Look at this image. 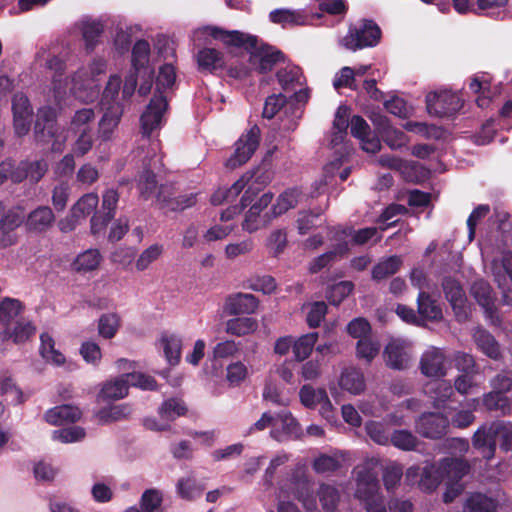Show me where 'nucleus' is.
<instances>
[{"mask_svg":"<svg viewBox=\"0 0 512 512\" xmlns=\"http://www.w3.org/2000/svg\"><path fill=\"white\" fill-rule=\"evenodd\" d=\"M203 33L221 41L227 48H239L249 54V63L259 74L271 72L279 63L286 61V55L277 47L265 43L256 35L239 30H225L218 26H206Z\"/></svg>","mask_w":512,"mask_h":512,"instance_id":"obj_1","label":"nucleus"},{"mask_svg":"<svg viewBox=\"0 0 512 512\" xmlns=\"http://www.w3.org/2000/svg\"><path fill=\"white\" fill-rule=\"evenodd\" d=\"M349 115L350 110L347 106L341 105L338 107L333 121L334 132L331 139V145L333 147L342 143L346 137L349 126Z\"/></svg>","mask_w":512,"mask_h":512,"instance_id":"obj_34","label":"nucleus"},{"mask_svg":"<svg viewBox=\"0 0 512 512\" xmlns=\"http://www.w3.org/2000/svg\"><path fill=\"white\" fill-rule=\"evenodd\" d=\"M103 25L98 21H87L82 25V36L87 52H92L103 33Z\"/></svg>","mask_w":512,"mask_h":512,"instance_id":"obj_45","label":"nucleus"},{"mask_svg":"<svg viewBox=\"0 0 512 512\" xmlns=\"http://www.w3.org/2000/svg\"><path fill=\"white\" fill-rule=\"evenodd\" d=\"M339 386L350 394H361L366 387L363 372L355 367L345 368L340 375Z\"/></svg>","mask_w":512,"mask_h":512,"instance_id":"obj_25","label":"nucleus"},{"mask_svg":"<svg viewBox=\"0 0 512 512\" xmlns=\"http://www.w3.org/2000/svg\"><path fill=\"white\" fill-rule=\"evenodd\" d=\"M471 293L477 303L484 309V313L491 324L501 326L502 319L498 315L495 294L489 283L484 280L475 281L471 287Z\"/></svg>","mask_w":512,"mask_h":512,"instance_id":"obj_11","label":"nucleus"},{"mask_svg":"<svg viewBox=\"0 0 512 512\" xmlns=\"http://www.w3.org/2000/svg\"><path fill=\"white\" fill-rule=\"evenodd\" d=\"M40 347L39 352L40 355L47 361L57 366L63 365L65 363V356L55 349V341L52 336L44 332L40 335Z\"/></svg>","mask_w":512,"mask_h":512,"instance_id":"obj_38","label":"nucleus"},{"mask_svg":"<svg viewBox=\"0 0 512 512\" xmlns=\"http://www.w3.org/2000/svg\"><path fill=\"white\" fill-rule=\"evenodd\" d=\"M82 358L93 366H97L102 358V351L99 345L93 341L83 342L80 347Z\"/></svg>","mask_w":512,"mask_h":512,"instance_id":"obj_64","label":"nucleus"},{"mask_svg":"<svg viewBox=\"0 0 512 512\" xmlns=\"http://www.w3.org/2000/svg\"><path fill=\"white\" fill-rule=\"evenodd\" d=\"M163 247L159 244H153L145 249L136 261L138 271H144L151 263L156 261L162 254Z\"/></svg>","mask_w":512,"mask_h":512,"instance_id":"obj_61","label":"nucleus"},{"mask_svg":"<svg viewBox=\"0 0 512 512\" xmlns=\"http://www.w3.org/2000/svg\"><path fill=\"white\" fill-rule=\"evenodd\" d=\"M424 392L432 400L433 406L440 408L453 395L454 388L450 382L436 379L425 385Z\"/></svg>","mask_w":512,"mask_h":512,"instance_id":"obj_24","label":"nucleus"},{"mask_svg":"<svg viewBox=\"0 0 512 512\" xmlns=\"http://www.w3.org/2000/svg\"><path fill=\"white\" fill-rule=\"evenodd\" d=\"M380 345L370 338L359 339L356 346L357 357L370 363L379 353Z\"/></svg>","mask_w":512,"mask_h":512,"instance_id":"obj_60","label":"nucleus"},{"mask_svg":"<svg viewBox=\"0 0 512 512\" xmlns=\"http://www.w3.org/2000/svg\"><path fill=\"white\" fill-rule=\"evenodd\" d=\"M188 407L183 399L171 397L164 400L158 408V415L162 420L174 421L179 417L185 416Z\"/></svg>","mask_w":512,"mask_h":512,"instance_id":"obj_31","label":"nucleus"},{"mask_svg":"<svg viewBox=\"0 0 512 512\" xmlns=\"http://www.w3.org/2000/svg\"><path fill=\"white\" fill-rule=\"evenodd\" d=\"M318 339V333H308L299 337L293 344V353L295 360L304 361L311 354L313 347Z\"/></svg>","mask_w":512,"mask_h":512,"instance_id":"obj_44","label":"nucleus"},{"mask_svg":"<svg viewBox=\"0 0 512 512\" xmlns=\"http://www.w3.org/2000/svg\"><path fill=\"white\" fill-rule=\"evenodd\" d=\"M473 340L477 348L492 360H500L502 357L501 347L495 337L487 330L478 327L473 332Z\"/></svg>","mask_w":512,"mask_h":512,"instance_id":"obj_18","label":"nucleus"},{"mask_svg":"<svg viewBox=\"0 0 512 512\" xmlns=\"http://www.w3.org/2000/svg\"><path fill=\"white\" fill-rule=\"evenodd\" d=\"M497 502L482 494L474 493L466 501L465 512H497Z\"/></svg>","mask_w":512,"mask_h":512,"instance_id":"obj_41","label":"nucleus"},{"mask_svg":"<svg viewBox=\"0 0 512 512\" xmlns=\"http://www.w3.org/2000/svg\"><path fill=\"white\" fill-rule=\"evenodd\" d=\"M445 357L439 349H432L422 355L420 369L427 377H443L446 374L444 367Z\"/></svg>","mask_w":512,"mask_h":512,"instance_id":"obj_20","label":"nucleus"},{"mask_svg":"<svg viewBox=\"0 0 512 512\" xmlns=\"http://www.w3.org/2000/svg\"><path fill=\"white\" fill-rule=\"evenodd\" d=\"M161 344L168 363L170 365L178 364L181 358V339L174 335L163 336L161 338Z\"/></svg>","mask_w":512,"mask_h":512,"instance_id":"obj_46","label":"nucleus"},{"mask_svg":"<svg viewBox=\"0 0 512 512\" xmlns=\"http://www.w3.org/2000/svg\"><path fill=\"white\" fill-rule=\"evenodd\" d=\"M25 305L19 299L5 297L0 301V324L5 327L8 323L22 317Z\"/></svg>","mask_w":512,"mask_h":512,"instance_id":"obj_30","label":"nucleus"},{"mask_svg":"<svg viewBox=\"0 0 512 512\" xmlns=\"http://www.w3.org/2000/svg\"><path fill=\"white\" fill-rule=\"evenodd\" d=\"M419 475V488L426 493L436 490L441 482L440 471L434 464L425 465Z\"/></svg>","mask_w":512,"mask_h":512,"instance_id":"obj_43","label":"nucleus"},{"mask_svg":"<svg viewBox=\"0 0 512 512\" xmlns=\"http://www.w3.org/2000/svg\"><path fill=\"white\" fill-rule=\"evenodd\" d=\"M259 305L258 299L253 294L237 293L227 297L224 311L229 315H241L254 313Z\"/></svg>","mask_w":512,"mask_h":512,"instance_id":"obj_15","label":"nucleus"},{"mask_svg":"<svg viewBox=\"0 0 512 512\" xmlns=\"http://www.w3.org/2000/svg\"><path fill=\"white\" fill-rule=\"evenodd\" d=\"M163 503V493L156 488L146 489L140 498L139 506L130 507L126 512H161Z\"/></svg>","mask_w":512,"mask_h":512,"instance_id":"obj_28","label":"nucleus"},{"mask_svg":"<svg viewBox=\"0 0 512 512\" xmlns=\"http://www.w3.org/2000/svg\"><path fill=\"white\" fill-rule=\"evenodd\" d=\"M37 327L32 320L26 317H20L12 323H8L0 331V340L2 342L12 341L15 345L25 344L36 334Z\"/></svg>","mask_w":512,"mask_h":512,"instance_id":"obj_12","label":"nucleus"},{"mask_svg":"<svg viewBox=\"0 0 512 512\" xmlns=\"http://www.w3.org/2000/svg\"><path fill=\"white\" fill-rule=\"evenodd\" d=\"M356 497L365 502L367 512H387L383 499L376 494L364 493L362 488H359L356 490Z\"/></svg>","mask_w":512,"mask_h":512,"instance_id":"obj_63","label":"nucleus"},{"mask_svg":"<svg viewBox=\"0 0 512 512\" xmlns=\"http://www.w3.org/2000/svg\"><path fill=\"white\" fill-rule=\"evenodd\" d=\"M482 403L486 410L497 412L501 416L510 415L512 412L510 398L502 393L490 391L483 395Z\"/></svg>","mask_w":512,"mask_h":512,"instance_id":"obj_33","label":"nucleus"},{"mask_svg":"<svg viewBox=\"0 0 512 512\" xmlns=\"http://www.w3.org/2000/svg\"><path fill=\"white\" fill-rule=\"evenodd\" d=\"M35 139L39 143H51L53 152H62L65 137L61 136L56 121L55 111L52 108L40 109L34 126Z\"/></svg>","mask_w":512,"mask_h":512,"instance_id":"obj_4","label":"nucleus"},{"mask_svg":"<svg viewBox=\"0 0 512 512\" xmlns=\"http://www.w3.org/2000/svg\"><path fill=\"white\" fill-rule=\"evenodd\" d=\"M300 402L309 409H314L317 405H322V410L327 411L332 408L328 394L324 388L315 389L311 385H303L299 391Z\"/></svg>","mask_w":512,"mask_h":512,"instance_id":"obj_21","label":"nucleus"},{"mask_svg":"<svg viewBox=\"0 0 512 512\" xmlns=\"http://www.w3.org/2000/svg\"><path fill=\"white\" fill-rule=\"evenodd\" d=\"M394 447L403 451H413L418 445V439L408 430H394L389 441Z\"/></svg>","mask_w":512,"mask_h":512,"instance_id":"obj_49","label":"nucleus"},{"mask_svg":"<svg viewBox=\"0 0 512 512\" xmlns=\"http://www.w3.org/2000/svg\"><path fill=\"white\" fill-rule=\"evenodd\" d=\"M81 417L79 408L72 405H60L46 411L45 421L51 425H63L64 423H74Z\"/></svg>","mask_w":512,"mask_h":512,"instance_id":"obj_26","label":"nucleus"},{"mask_svg":"<svg viewBox=\"0 0 512 512\" xmlns=\"http://www.w3.org/2000/svg\"><path fill=\"white\" fill-rule=\"evenodd\" d=\"M158 187L156 174L151 169L145 168L139 175L137 181V189L140 198L149 200L155 197Z\"/></svg>","mask_w":512,"mask_h":512,"instance_id":"obj_39","label":"nucleus"},{"mask_svg":"<svg viewBox=\"0 0 512 512\" xmlns=\"http://www.w3.org/2000/svg\"><path fill=\"white\" fill-rule=\"evenodd\" d=\"M448 427V418L438 412H424L415 421V431L428 439H441L446 435Z\"/></svg>","mask_w":512,"mask_h":512,"instance_id":"obj_8","label":"nucleus"},{"mask_svg":"<svg viewBox=\"0 0 512 512\" xmlns=\"http://www.w3.org/2000/svg\"><path fill=\"white\" fill-rule=\"evenodd\" d=\"M177 493L185 500H194L201 496L203 488H201L192 478H181L177 482Z\"/></svg>","mask_w":512,"mask_h":512,"instance_id":"obj_55","label":"nucleus"},{"mask_svg":"<svg viewBox=\"0 0 512 512\" xmlns=\"http://www.w3.org/2000/svg\"><path fill=\"white\" fill-rule=\"evenodd\" d=\"M123 114L121 104H113L105 108V113L99 122V137L103 141L111 139L112 134L117 128Z\"/></svg>","mask_w":512,"mask_h":512,"instance_id":"obj_22","label":"nucleus"},{"mask_svg":"<svg viewBox=\"0 0 512 512\" xmlns=\"http://www.w3.org/2000/svg\"><path fill=\"white\" fill-rule=\"evenodd\" d=\"M286 96L282 93L273 94L266 98L262 116L267 119H272L279 112V110L286 104Z\"/></svg>","mask_w":512,"mask_h":512,"instance_id":"obj_62","label":"nucleus"},{"mask_svg":"<svg viewBox=\"0 0 512 512\" xmlns=\"http://www.w3.org/2000/svg\"><path fill=\"white\" fill-rule=\"evenodd\" d=\"M417 312L422 320L438 322L443 318L441 307L431 295L425 291H420L417 296Z\"/></svg>","mask_w":512,"mask_h":512,"instance_id":"obj_27","label":"nucleus"},{"mask_svg":"<svg viewBox=\"0 0 512 512\" xmlns=\"http://www.w3.org/2000/svg\"><path fill=\"white\" fill-rule=\"evenodd\" d=\"M402 259L398 255H392L379 261L371 271L372 280L379 282L396 274L401 266Z\"/></svg>","mask_w":512,"mask_h":512,"instance_id":"obj_32","label":"nucleus"},{"mask_svg":"<svg viewBox=\"0 0 512 512\" xmlns=\"http://www.w3.org/2000/svg\"><path fill=\"white\" fill-rule=\"evenodd\" d=\"M176 81V71L173 65L164 64L160 67L156 79V90L154 94L165 96V90L171 88Z\"/></svg>","mask_w":512,"mask_h":512,"instance_id":"obj_50","label":"nucleus"},{"mask_svg":"<svg viewBox=\"0 0 512 512\" xmlns=\"http://www.w3.org/2000/svg\"><path fill=\"white\" fill-rule=\"evenodd\" d=\"M167 108L166 96L154 94L140 117L141 132L144 137L149 138L152 132L160 127Z\"/></svg>","mask_w":512,"mask_h":512,"instance_id":"obj_9","label":"nucleus"},{"mask_svg":"<svg viewBox=\"0 0 512 512\" xmlns=\"http://www.w3.org/2000/svg\"><path fill=\"white\" fill-rule=\"evenodd\" d=\"M7 394L14 395L12 399L14 405L22 404L28 399V396L16 385L13 378L3 374L0 376V396Z\"/></svg>","mask_w":512,"mask_h":512,"instance_id":"obj_52","label":"nucleus"},{"mask_svg":"<svg viewBox=\"0 0 512 512\" xmlns=\"http://www.w3.org/2000/svg\"><path fill=\"white\" fill-rule=\"evenodd\" d=\"M258 322L251 317H236L226 322L225 331L228 334L242 337L256 331Z\"/></svg>","mask_w":512,"mask_h":512,"instance_id":"obj_37","label":"nucleus"},{"mask_svg":"<svg viewBox=\"0 0 512 512\" xmlns=\"http://www.w3.org/2000/svg\"><path fill=\"white\" fill-rule=\"evenodd\" d=\"M317 496L324 511L334 512L337 509L340 492L335 486L326 483L320 484Z\"/></svg>","mask_w":512,"mask_h":512,"instance_id":"obj_40","label":"nucleus"},{"mask_svg":"<svg viewBox=\"0 0 512 512\" xmlns=\"http://www.w3.org/2000/svg\"><path fill=\"white\" fill-rule=\"evenodd\" d=\"M456 369L464 374H478L479 368L474 357L465 352H456L453 357Z\"/></svg>","mask_w":512,"mask_h":512,"instance_id":"obj_59","label":"nucleus"},{"mask_svg":"<svg viewBox=\"0 0 512 512\" xmlns=\"http://www.w3.org/2000/svg\"><path fill=\"white\" fill-rule=\"evenodd\" d=\"M99 203L98 195L87 193L83 195L72 207V215L76 218H85L90 215Z\"/></svg>","mask_w":512,"mask_h":512,"instance_id":"obj_47","label":"nucleus"},{"mask_svg":"<svg viewBox=\"0 0 512 512\" xmlns=\"http://www.w3.org/2000/svg\"><path fill=\"white\" fill-rule=\"evenodd\" d=\"M129 381L128 378H116L113 381H107L100 393L99 396L103 400H118L121 398H124L128 395V389H129Z\"/></svg>","mask_w":512,"mask_h":512,"instance_id":"obj_36","label":"nucleus"},{"mask_svg":"<svg viewBox=\"0 0 512 512\" xmlns=\"http://www.w3.org/2000/svg\"><path fill=\"white\" fill-rule=\"evenodd\" d=\"M384 360L386 365L394 370L406 369L410 356L405 344L399 340L389 342L384 350Z\"/></svg>","mask_w":512,"mask_h":512,"instance_id":"obj_17","label":"nucleus"},{"mask_svg":"<svg viewBox=\"0 0 512 512\" xmlns=\"http://www.w3.org/2000/svg\"><path fill=\"white\" fill-rule=\"evenodd\" d=\"M261 131L258 125H253L247 132L243 133L235 142L234 153L226 160L225 166L228 169H236L247 163L260 144Z\"/></svg>","mask_w":512,"mask_h":512,"instance_id":"obj_7","label":"nucleus"},{"mask_svg":"<svg viewBox=\"0 0 512 512\" xmlns=\"http://www.w3.org/2000/svg\"><path fill=\"white\" fill-rule=\"evenodd\" d=\"M246 175L248 177V180L252 182L248 186V189L251 187L250 196L252 198L255 196L256 191L260 189V186H266L272 180L271 172L268 170H264L260 167H257L252 171L246 172Z\"/></svg>","mask_w":512,"mask_h":512,"instance_id":"obj_56","label":"nucleus"},{"mask_svg":"<svg viewBox=\"0 0 512 512\" xmlns=\"http://www.w3.org/2000/svg\"><path fill=\"white\" fill-rule=\"evenodd\" d=\"M442 289L458 321L468 317L467 297L461 283L451 276L444 277Z\"/></svg>","mask_w":512,"mask_h":512,"instance_id":"obj_10","label":"nucleus"},{"mask_svg":"<svg viewBox=\"0 0 512 512\" xmlns=\"http://www.w3.org/2000/svg\"><path fill=\"white\" fill-rule=\"evenodd\" d=\"M321 211H300L296 220L297 230L300 235L307 234L310 230L317 227L320 220Z\"/></svg>","mask_w":512,"mask_h":512,"instance_id":"obj_57","label":"nucleus"},{"mask_svg":"<svg viewBox=\"0 0 512 512\" xmlns=\"http://www.w3.org/2000/svg\"><path fill=\"white\" fill-rule=\"evenodd\" d=\"M55 220L49 206H39L28 214L25 227L28 232L45 233L54 225Z\"/></svg>","mask_w":512,"mask_h":512,"instance_id":"obj_14","label":"nucleus"},{"mask_svg":"<svg viewBox=\"0 0 512 512\" xmlns=\"http://www.w3.org/2000/svg\"><path fill=\"white\" fill-rule=\"evenodd\" d=\"M269 20L274 24L287 28L306 25L308 23V16L301 10L279 8L269 13Z\"/></svg>","mask_w":512,"mask_h":512,"instance_id":"obj_23","label":"nucleus"},{"mask_svg":"<svg viewBox=\"0 0 512 512\" xmlns=\"http://www.w3.org/2000/svg\"><path fill=\"white\" fill-rule=\"evenodd\" d=\"M119 325V317L116 314H103L98 320V333L105 339H111L116 335Z\"/></svg>","mask_w":512,"mask_h":512,"instance_id":"obj_53","label":"nucleus"},{"mask_svg":"<svg viewBox=\"0 0 512 512\" xmlns=\"http://www.w3.org/2000/svg\"><path fill=\"white\" fill-rule=\"evenodd\" d=\"M121 77L118 75H111L104 88L101 98V104L106 108L113 104H120L116 102L120 88H121Z\"/></svg>","mask_w":512,"mask_h":512,"instance_id":"obj_54","label":"nucleus"},{"mask_svg":"<svg viewBox=\"0 0 512 512\" xmlns=\"http://www.w3.org/2000/svg\"><path fill=\"white\" fill-rule=\"evenodd\" d=\"M301 194V190L296 187L289 188L281 193L278 196L276 203L272 205L270 211L264 215V218H266L265 222H268L271 219L284 214L289 209L294 208L298 204Z\"/></svg>","mask_w":512,"mask_h":512,"instance_id":"obj_19","label":"nucleus"},{"mask_svg":"<svg viewBox=\"0 0 512 512\" xmlns=\"http://www.w3.org/2000/svg\"><path fill=\"white\" fill-rule=\"evenodd\" d=\"M498 437L502 438L500 447L503 450H512V425L502 421L480 426L474 433L472 443L484 459L491 460L496 452Z\"/></svg>","mask_w":512,"mask_h":512,"instance_id":"obj_2","label":"nucleus"},{"mask_svg":"<svg viewBox=\"0 0 512 512\" xmlns=\"http://www.w3.org/2000/svg\"><path fill=\"white\" fill-rule=\"evenodd\" d=\"M196 59L198 69L201 72L218 74L225 67L224 54L215 48L205 47L200 49Z\"/></svg>","mask_w":512,"mask_h":512,"instance_id":"obj_16","label":"nucleus"},{"mask_svg":"<svg viewBox=\"0 0 512 512\" xmlns=\"http://www.w3.org/2000/svg\"><path fill=\"white\" fill-rule=\"evenodd\" d=\"M354 290V284L351 281H340L332 286L326 292V298L332 305H339Z\"/></svg>","mask_w":512,"mask_h":512,"instance_id":"obj_51","label":"nucleus"},{"mask_svg":"<svg viewBox=\"0 0 512 512\" xmlns=\"http://www.w3.org/2000/svg\"><path fill=\"white\" fill-rule=\"evenodd\" d=\"M349 252V245L346 241L339 242L333 250H330L313 259L310 263L309 271L312 274L320 272L330 263L334 262L337 257H343Z\"/></svg>","mask_w":512,"mask_h":512,"instance_id":"obj_29","label":"nucleus"},{"mask_svg":"<svg viewBox=\"0 0 512 512\" xmlns=\"http://www.w3.org/2000/svg\"><path fill=\"white\" fill-rule=\"evenodd\" d=\"M382 36L378 24L371 19H361L354 26H350L342 44L349 50L356 51L376 46Z\"/></svg>","mask_w":512,"mask_h":512,"instance_id":"obj_3","label":"nucleus"},{"mask_svg":"<svg viewBox=\"0 0 512 512\" xmlns=\"http://www.w3.org/2000/svg\"><path fill=\"white\" fill-rule=\"evenodd\" d=\"M124 377L128 378L131 386L138 387L142 390L155 391L158 389L157 381L151 375L141 372H132L125 374Z\"/></svg>","mask_w":512,"mask_h":512,"instance_id":"obj_58","label":"nucleus"},{"mask_svg":"<svg viewBox=\"0 0 512 512\" xmlns=\"http://www.w3.org/2000/svg\"><path fill=\"white\" fill-rule=\"evenodd\" d=\"M197 203V193L178 194L174 184L165 183L158 187L155 204L165 214L180 212Z\"/></svg>","mask_w":512,"mask_h":512,"instance_id":"obj_5","label":"nucleus"},{"mask_svg":"<svg viewBox=\"0 0 512 512\" xmlns=\"http://www.w3.org/2000/svg\"><path fill=\"white\" fill-rule=\"evenodd\" d=\"M150 58V44L145 39L137 40L132 48V67L138 71L144 68Z\"/></svg>","mask_w":512,"mask_h":512,"instance_id":"obj_48","label":"nucleus"},{"mask_svg":"<svg viewBox=\"0 0 512 512\" xmlns=\"http://www.w3.org/2000/svg\"><path fill=\"white\" fill-rule=\"evenodd\" d=\"M441 466L446 474L455 482H459L470 471L469 463L461 458H444Z\"/></svg>","mask_w":512,"mask_h":512,"instance_id":"obj_42","label":"nucleus"},{"mask_svg":"<svg viewBox=\"0 0 512 512\" xmlns=\"http://www.w3.org/2000/svg\"><path fill=\"white\" fill-rule=\"evenodd\" d=\"M463 104V99L457 93L448 90L431 92L426 96L428 113L439 118L455 116Z\"/></svg>","mask_w":512,"mask_h":512,"instance_id":"obj_6","label":"nucleus"},{"mask_svg":"<svg viewBox=\"0 0 512 512\" xmlns=\"http://www.w3.org/2000/svg\"><path fill=\"white\" fill-rule=\"evenodd\" d=\"M24 221V215L21 208H13L5 212L0 218V246L8 247L17 242V238L11 235Z\"/></svg>","mask_w":512,"mask_h":512,"instance_id":"obj_13","label":"nucleus"},{"mask_svg":"<svg viewBox=\"0 0 512 512\" xmlns=\"http://www.w3.org/2000/svg\"><path fill=\"white\" fill-rule=\"evenodd\" d=\"M101 260L102 256L98 249H88L75 258L72 267L76 272L86 273L96 270Z\"/></svg>","mask_w":512,"mask_h":512,"instance_id":"obj_35","label":"nucleus"}]
</instances>
